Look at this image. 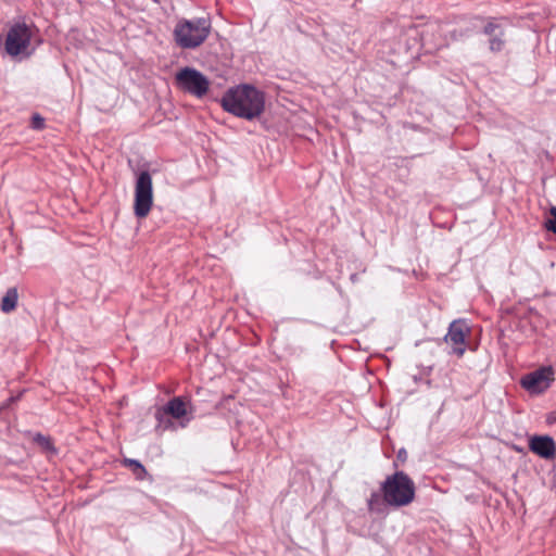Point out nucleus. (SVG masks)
<instances>
[{
  "mask_svg": "<svg viewBox=\"0 0 556 556\" xmlns=\"http://www.w3.org/2000/svg\"><path fill=\"white\" fill-rule=\"evenodd\" d=\"M224 111L247 121L260 117L265 110V93L249 84L229 88L220 99Z\"/></svg>",
  "mask_w": 556,
  "mask_h": 556,
  "instance_id": "f257e3e1",
  "label": "nucleus"
},
{
  "mask_svg": "<svg viewBox=\"0 0 556 556\" xmlns=\"http://www.w3.org/2000/svg\"><path fill=\"white\" fill-rule=\"evenodd\" d=\"M380 491L386 504L393 507H403L414 501L416 488L407 473L397 470L386 478L381 483Z\"/></svg>",
  "mask_w": 556,
  "mask_h": 556,
  "instance_id": "f03ea898",
  "label": "nucleus"
},
{
  "mask_svg": "<svg viewBox=\"0 0 556 556\" xmlns=\"http://www.w3.org/2000/svg\"><path fill=\"white\" fill-rule=\"evenodd\" d=\"M211 27L206 17L180 20L174 28L175 41L182 49H195L207 39Z\"/></svg>",
  "mask_w": 556,
  "mask_h": 556,
  "instance_id": "7ed1b4c3",
  "label": "nucleus"
},
{
  "mask_svg": "<svg viewBox=\"0 0 556 556\" xmlns=\"http://www.w3.org/2000/svg\"><path fill=\"white\" fill-rule=\"evenodd\" d=\"M153 204L152 177L148 170L139 173L135 185L134 213L138 218H144Z\"/></svg>",
  "mask_w": 556,
  "mask_h": 556,
  "instance_id": "20e7f679",
  "label": "nucleus"
},
{
  "mask_svg": "<svg viewBox=\"0 0 556 556\" xmlns=\"http://www.w3.org/2000/svg\"><path fill=\"white\" fill-rule=\"evenodd\" d=\"M31 28L25 23H15L7 34L4 49L10 56L26 55L31 40Z\"/></svg>",
  "mask_w": 556,
  "mask_h": 556,
  "instance_id": "39448f33",
  "label": "nucleus"
},
{
  "mask_svg": "<svg viewBox=\"0 0 556 556\" xmlns=\"http://www.w3.org/2000/svg\"><path fill=\"white\" fill-rule=\"evenodd\" d=\"M177 86L197 98L204 97L210 88L208 79L198 70L184 67L176 74Z\"/></svg>",
  "mask_w": 556,
  "mask_h": 556,
  "instance_id": "423d86ee",
  "label": "nucleus"
},
{
  "mask_svg": "<svg viewBox=\"0 0 556 556\" xmlns=\"http://www.w3.org/2000/svg\"><path fill=\"white\" fill-rule=\"evenodd\" d=\"M484 23L482 34L488 37L489 50L493 53L502 52L506 46V18L480 17Z\"/></svg>",
  "mask_w": 556,
  "mask_h": 556,
  "instance_id": "0eeeda50",
  "label": "nucleus"
},
{
  "mask_svg": "<svg viewBox=\"0 0 556 556\" xmlns=\"http://www.w3.org/2000/svg\"><path fill=\"white\" fill-rule=\"evenodd\" d=\"M554 380V369L551 366L541 367L521 378V387L530 393L540 394L546 391Z\"/></svg>",
  "mask_w": 556,
  "mask_h": 556,
  "instance_id": "6e6552de",
  "label": "nucleus"
},
{
  "mask_svg": "<svg viewBox=\"0 0 556 556\" xmlns=\"http://www.w3.org/2000/svg\"><path fill=\"white\" fill-rule=\"evenodd\" d=\"M470 334V327L465 319L453 320L444 341L452 346L453 354L462 357L466 351V338Z\"/></svg>",
  "mask_w": 556,
  "mask_h": 556,
  "instance_id": "1a4fd4ad",
  "label": "nucleus"
},
{
  "mask_svg": "<svg viewBox=\"0 0 556 556\" xmlns=\"http://www.w3.org/2000/svg\"><path fill=\"white\" fill-rule=\"evenodd\" d=\"M529 448L543 459H553L556 455V444L551 435H533L529 440Z\"/></svg>",
  "mask_w": 556,
  "mask_h": 556,
  "instance_id": "9d476101",
  "label": "nucleus"
},
{
  "mask_svg": "<svg viewBox=\"0 0 556 556\" xmlns=\"http://www.w3.org/2000/svg\"><path fill=\"white\" fill-rule=\"evenodd\" d=\"M164 412L175 419H182L187 416V403L180 397H173L167 402Z\"/></svg>",
  "mask_w": 556,
  "mask_h": 556,
  "instance_id": "9b49d317",
  "label": "nucleus"
},
{
  "mask_svg": "<svg viewBox=\"0 0 556 556\" xmlns=\"http://www.w3.org/2000/svg\"><path fill=\"white\" fill-rule=\"evenodd\" d=\"M18 301V292L15 287L9 288L1 301V311L3 313H11L15 309Z\"/></svg>",
  "mask_w": 556,
  "mask_h": 556,
  "instance_id": "f8f14e48",
  "label": "nucleus"
},
{
  "mask_svg": "<svg viewBox=\"0 0 556 556\" xmlns=\"http://www.w3.org/2000/svg\"><path fill=\"white\" fill-rule=\"evenodd\" d=\"M34 442H36L45 452L56 454V448L54 447L51 439L41 433H36L34 437Z\"/></svg>",
  "mask_w": 556,
  "mask_h": 556,
  "instance_id": "ddd939ff",
  "label": "nucleus"
},
{
  "mask_svg": "<svg viewBox=\"0 0 556 556\" xmlns=\"http://www.w3.org/2000/svg\"><path fill=\"white\" fill-rule=\"evenodd\" d=\"M125 465L130 468L138 479L142 480L147 476V470L139 460L128 458L125 459Z\"/></svg>",
  "mask_w": 556,
  "mask_h": 556,
  "instance_id": "4468645a",
  "label": "nucleus"
},
{
  "mask_svg": "<svg viewBox=\"0 0 556 556\" xmlns=\"http://www.w3.org/2000/svg\"><path fill=\"white\" fill-rule=\"evenodd\" d=\"M383 502L382 493L372 492L367 501L368 509L370 511H380Z\"/></svg>",
  "mask_w": 556,
  "mask_h": 556,
  "instance_id": "2eb2a0df",
  "label": "nucleus"
},
{
  "mask_svg": "<svg viewBox=\"0 0 556 556\" xmlns=\"http://www.w3.org/2000/svg\"><path fill=\"white\" fill-rule=\"evenodd\" d=\"M30 126L33 129L40 130L45 127V118L39 114L31 116Z\"/></svg>",
  "mask_w": 556,
  "mask_h": 556,
  "instance_id": "dca6fc26",
  "label": "nucleus"
},
{
  "mask_svg": "<svg viewBox=\"0 0 556 556\" xmlns=\"http://www.w3.org/2000/svg\"><path fill=\"white\" fill-rule=\"evenodd\" d=\"M551 215L553 218L547 220L545 227L547 230L556 233V206L551 208Z\"/></svg>",
  "mask_w": 556,
  "mask_h": 556,
  "instance_id": "f3484780",
  "label": "nucleus"
},
{
  "mask_svg": "<svg viewBox=\"0 0 556 556\" xmlns=\"http://www.w3.org/2000/svg\"><path fill=\"white\" fill-rule=\"evenodd\" d=\"M546 422L548 425H553L556 422V413H549L547 416H546Z\"/></svg>",
  "mask_w": 556,
  "mask_h": 556,
  "instance_id": "a211bd4d",
  "label": "nucleus"
},
{
  "mask_svg": "<svg viewBox=\"0 0 556 556\" xmlns=\"http://www.w3.org/2000/svg\"><path fill=\"white\" fill-rule=\"evenodd\" d=\"M350 280L353 282V283H356L358 281V275L357 274H352L350 276Z\"/></svg>",
  "mask_w": 556,
  "mask_h": 556,
  "instance_id": "6ab92c4d",
  "label": "nucleus"
},
{
  "mask_svg": "<svg viewBox=\"0 0 556 556\" xmlns=\"http://www.w3.org/2000/svg\"><path fill=\"white\" fill-rule=\"evenodd\" d=\"M20 397H21V394H18L17 396H11L8 401H9V403H13V402L17 401Z\"/></svg>",
  "mask_w": 556,
  "mask_h": 556,
  "instance_id": "aec40b11",
  "label": "nucleus"
}]
</instances>
